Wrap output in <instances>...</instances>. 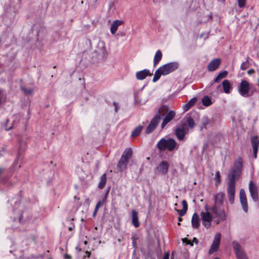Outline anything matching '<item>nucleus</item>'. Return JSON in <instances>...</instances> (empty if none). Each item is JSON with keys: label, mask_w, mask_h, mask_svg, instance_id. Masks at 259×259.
Wrapping results in <instances>:
<instances>
[{"label": "nucleus", "mask_w": 259, "mask_h": 259, "mask_svg": "<svg viewBox=\"0 0 259 259\" xmlns=\"http://www.w3.org/2000/svg\"><path fill=\"white\" fill-rule=\"evenodd\" d=\"M100 205H101V202L98 201V208L100 207Z\"/></svg>", "instance_id": "nucleus-53"}, {"label": "nucleus", "mask_w": 259, "mask_h": 259, "mask_svg": "<svg viewBox=\"0 0 259 259\" xmlns=\"http://www.w3.org/2000/svg\"><path fill=\"white\" fill-rule=\"evenodd\" d=\"M160 119V116L159 114L156 115L151 121L150 124L148 125L146 133L150 134L152 132L157 126Z\"/></svg>", "instance_id": "nucleus-14"}, {"label": "nucleus", "mask_w": 259, "mask_h": 259, "mask_svg": "<svg viewBox=\"0 0 259 259\" xmlns=\"http://www.w3.org/2000/svg\"><path fill=\"white\" fill-rule=\"evenodd\" d=\"M220 172L219 171H217L216 173H215V181L216 182V184H218L220 183V181H221V178H220Z\"/></svg>", "instance_id": "nucleus-38"}, {"label": "nucleus", "mask_w": 259, "mask_h": 259, "mask_svg": "<svg viewBox=\"0 0 259 259\" xmlns=\"http://www.w3.org/2000/svg\"><path fill=\"white\" fill-rule=\"evenodd\" d=\"M108 192H109V190H107V191L106 192V195H108Z\"/></svg>", "instance_id": "nucleus-54"}, {"label": "nucleus", "mask_w": 259, "mask_h": 259, "mask_svg": "<svg viewBox=\"0 0 259 259\" xmlns=\"http://www.w3.org/2000/svg\"><path fill=\"white\" fill-rule=\"evenodd\" d=\"M18 221L21 224H24V221H23V216L22 215H20V217H19V219L18 220Z\"/></svg>", "instance_id": "nucleus-42"}, {"label": "nucleus", "mask_w": 259, "mask_h": 259, "mask_svg": "<svg viewBox=\"0 0 259 259\" xmlns=\"http://www.w3.org/2000/svg\"><path fill=\"white\" fill-rule=\"evenodd\" d=\"M188 132L189 130L186 123H182L175 131L177 137L179 140H183L185 135L188 133Z\"/></svg>", "instance_id": "nucleus-8"}, {"label": "nucleus", "mask_w": 259, "mask_h": 259, "mask_svg": "<svg viewBox=\"0 0 259 259\" xmlns=\"http://www.w3.org/2000/svg\"><path fill=\"white\" fill-rule=\"evenodd\" d=\"M98 48H100V50L98 51V59L101 61H105L108 55V52L105 48V42L100 40L98 41Z\"/></svg>", "instance_id": "nucleus-9"}, {"label": "nucleus", "mask_w": 259, "mask_h": 259, "mask_svg": "<svg viewBox=\"0 0 259 259\" xmlns=\"http://www.w3.org/2000/svg\"><path fill=\"white\" fill-rule=\"evenodd\" d=\"M191 224L193 228L197 229L199 227L200 225V219L199 215L196 213H194L193 214Z\"/></svg>", "instance_id": "nucleus-22"}, {"label": "nucleus", "mask_w": 259, "mask_h": 259, "mask_svg": "<svg viewBox=\"0 0 259 259\" xmlns=\"http://www.w3.org/2000/svg\"><path fill=\"white\" fill-rule=\"evenodd\" d=\"M178 225H180V222H179V223H178Z\"/></svg>", "instance_id": "nucleus-58"}, {"label": "nucleus", "mask_w": 259, "mask_h": 259, "mask_svg": "<svg viewBox=\"0 0 259 259\" xmlns=\"http://www.w3.org/2000/svg\"><path fill=\"white\" fill-rule=\"evenodd\" d=\"M197 101V98L194 97L191 99L188 103L184 105L183 109L185 111L188 110L191 107L194 105Z\"/></svg>", "instance_id": "nucleus-29"}, {"label": "nucleus", "mask_w": 259, "mask_h": 259, "mask_svg": "<svg viewBox=\"0 0 259 259\" xmlns=\"http://www.w3.org/2000/svg\"><path fill=\"white\" fill-rule=\"evenodd\" d=\"M169 254L168 252H166L165 254L164 255V256L163 257V259H169Z\"/></svg>", "instance_id": "nucleus-44"}, {"label": "nucleus", "mask_w": 259, "mask_h": 259, "mask_svg": "<svg viewBox=\"0 0 259 259\" xmlns=\"http://www.w3.org/2000/svg\"><path fill=\"white\" fill-rule=\"evenodd\" d=\"M150 75L149 70L145 69L143 70L138 71L136 73V78L138 80H143L146 78L147 76Z\"/></svg>", "instance_id": "nucleus-20"}, {"label": "nucleus", "mask_w": 259, "mask_h": 259, "mask_svg": "<svg viewBox=\"0 0 259 259\" xmlns=\"http://www.w3.org/2000/svg\"><path fill=\"white\" fill-rule=\"evenodd\" d=\"M248 188L250 196L255 202L258 200V192L256 185L250 180L249 182Z\"/></svg>", "instance_id": "nucleus-12"}, {"label": "nucleus", "mask_w": 259, "mask_h": 259, "mask_svg": "<svg viewBox=\"0 0 259 259\" xmlns=\"http://www.w3.org/2000/svg\"><path fill=\"white\" fill-rule=\"evenodd\" d=\"M221 64V60L219 58L213 59L207 65V69L209 71L216 70Z\"/></svg>", "instance_id": "nucleus-19"}, {"label": "nucleus", "mask_w": 259, "mask_h": 259, "mask_svg": "<svg viewBox=\"0 0 259 259\" xmlns=\"http://www.w3.org/2000/svg\"><path fill=\"white\" fill-rule=\"evenodd\" d=\"M97 212V204L95 206V210H94V215H95L96 213Z\"/></svg>", "instance_id": "nucleus-48"}, {"label": "nucleus", "mask_w": 259, "mask_h": 259, "mask_svg": "<svg viewBox=\"0 0 259 259\" xmlns=\"http://www.w3.org/2000/svg\"><path fill=\"white\" fill-rule=\"evenodd\" d=\"M209 122V119L207 117H203L202 119V126L201 127V128H202L203 127H204L205 128L206 125L208 124Z\"/></svg>", "instance_id": "nucleus-36"}, {"label": "nucleus", "mask_w": 259, "mask_h": 259, "mask_svg": "<svg viewBox=\"0 0 259 259\" xmlns=\"http://www.w3.org/2000/svg\"><path fill=\"white\" fill-rule=\"evenodd\" d=\"M205 211H202L200 213L201 220L204 227L208 228L211 225L213 215L208 209L207 205L205 206Z\"/></svg>", "instance_id": "nucleus-5"}, {"label": "nucleus", "mask_w": 259, "mask_h": 259, "mask_svg": "<svg viewBox=\"0 0 259 259\" xmlns=\"http://www.w3.org/2000/svg\"><path fill=\"white\" fill-rule=\"evenodd\" d=\"M221 236L220 233H218L215 235L212 244L209 250V254L213 253L218 249L220 244Z\"/></svg>", "instance_id": "nucleus-15"}, {"label": "nucleus", "mask_w": 259, "mask_h": 259, "mask_svg": "<svg viewBox=\"0 0 259 259\" xmlns=\"http://www.w3.org/2000/svg\"><path fill=\"white\" fill-rule=\"evenodd\" d=\"M235 181L233 178L229 179L228 186L227 188V193L229 197V200L231 204L234 202V197L235 194Z\"/></svg>", "instance_id": "nucleus-7"}, {"label": "nucleus", "mask_w": 259, "mask_h": 259, "mask_svg": "<svg viewBox=\"0 0 259 259\" xmlns=\"http://www.w3.org/2000/svg\"><path fill=\"white\" fill-rule=\"evenodd\" d=\"M75 172L79 176V178L84 179L85 176H84V172L82 168L79 166H76L75 168Z\"/></svg>", "instance_id": "nucleus-35"}, {"label": "nucleus", "mask_w": 259, "mask_h": 259, "mask_svg": "<svg viewBox=\"0 0 259 259\" xmlns=\"http://www.w3.org/2000/svg\"><path fill=\"white\" fill-rule=\"evenodd\" d=\"M245 3L246 0H238V6L240 8L243 7L245 5Z\"/></svg>", "instance_id": "nucleus-40"}, {"label": "nucleus", "mask_w": 259, "mask_h": 259, "mask_svg": "<svg viewBox=\"0 0 259 259\" xmlns=\"http://www.w3.org/2000/svg\"><path fill=\"white\" fill-rule=\"evenodd\" d=\"M239 199L243 211L245 212L248 211V204L245 190L243 189L240 190Z\"/></svg>", "instance_id": "nucleus-13"}, {"label": "nucleus", "mask_w": 259, "mask_h": 259, "mask_svg": "<svg viewBox=\"0 0 259 259\" xmlns=\"http://www.w3.org/2000/svg\"><path fill=\"white\" fill-rule=\"evenodd\" d=\"M113 105H114V108H115V112H117V110H118V105H117V104L116 103H115V102H114L113 103Z\"/></svg>", "instance_id": "nucleus-45"}, {"label": "nucleus", "mask_w": 259, "mask_h": 259, "mask_svg": "<svg viewBox=\"0 0 259 259\" xmlns=\"http://www.w3.org/2000/svg\"><path fill=\"white\" fill-rule=\"evenodd\" d=\"M128 161L124 159L120 158L117 164V168L120 171L124 170L127 166Z\"/></svg>", "instance_id": "nucleus-24"}, {"label": "nucleus", "mask_w": 259, "mask_h": 259, "mask_svg": "<svg viewBox=\"0 0 259 259\" xmlns=\"http://www.w3.org/2000/svg\"><path fill=\"white\" fill-rule=\"evenodd\" d=\"M74 228V226H70L68 228V230L69 231H72L73 230V229Z\"/></svg>", "instance_id": "nucleus-50"}, {"label": "nucleus", "mask_w": 259, "mask_h": 259, "mask_svg": "<svg viewBox=\"0 0 259 259\" xmlns=\"http://www.w3.org/2000/svg\"><path fill=\"white\" fill-rule=\"evenodd\" d=\"M184 120L185 121L186 125H188L191 128H193L195 126V122L193 119L188 115H187Z\"/></svg>", "instance_id": "nucleus-25"}, {"label": "nucleus", "mask_w": 259, "mask_h": 259, "mask_svg": "<svg viewBox=\"0 0 259 259\" xmlns=\"http://www.w3.org/2000/svg\"><path fill=\"white\" fill-rule=\"evenodd\" d=\"M142 129H143V127L142 126H141V125L138 126L133 131V132L131 134V136L136 137V136H138L141 132Z\"/></svg>", "instance_id": "nucleus-33"}, {"label": "nucleus", "mask_w": 259, "mask_h": 259, "mask_svg": "<svg viewBox=\"0 0 259 259\" xmlns=\"http://www.w3.org/2000/svg\"><path fill=\"white\" fill-rule=\"evenodd\" d=\"M179 67V63L172 62L160 67L155 71L153 78V81L156 82L161 75H166L176 70Z\"/></svg>", "instance_id": "nucleus-1"}, {"label": "nucleus", "mask_w": 259, "mask_h": 259, "mask_svg": "<svg viewBox=\"0 0 259 259\" xmlns=\"http://www.w3.org/2000/svg\"><path fill=\"white\" fill-rule=\"evenodd\" d=\"M253 72H254V70L253 69H250V70L248 71V74H250L251 73H252Z\"/></svg>", "instance_id": "nucleus-51"}, {"label": "nucleus", "mask_w": 259, "mask_h": 259, "mask_svg": "<svg viewBox=\"0 0 259 259\" xmlns=\"http://www.w3.org/2000/svg\"><path fill=\"white\" fill-rule=\"evenodd\" d=\"M183 242H185L187 244H190L191 246H193V243L191 242V240H188L187 238L183 239Z\"/></svg>", "instance_id": "nucleus-41"}, {"label": "nucleus", "mask_w": 259, "mask_h": 259, "mask_svg": "<svg viewBox=\"0 0 259 259\" xmlns=\"http://www.w3.org/2000/svg\"><path fill=\"white\" fill-rule=\"evenodd\" d=\"M249 89L250 85L249 82L245 80H242L238 87V92L242 96L247 97L249 96Z\"/></svg>", "instance_id": "nucleus-10"}, {"label": "nucleus", "mask_w": 259, "mask_h": 259, "mask_svg": "<svg viewBox=\"0 0 259 259\" xmlns=\"http://www.w3.org/2000/svg\"><path fill=\"white\" fill-rule=\"evenodd\" d=\"M182 204H183V209H182L179 210V209H175L179 213V215H180V217H182V216L186 214L187 210V208H188L187 203V202L186 200H183L182 201Z\"/></svg>", "instance_id": "nucleus-26"}, {"label": "nucleus", "mask_w": 259, "mask_h": 259, "mask_svg": "<svg viewBox=\"0 0 259 259\" xmlns=\"http://www.w3.org/2000/svg\"><path fill=\"white\" fill-rule=\"evenodd\" d=\"M169 167L168 163L166 161H162L156 167V170L159 174L161 175H165L168 171Z\"/></svg>", "instance_id": "nucleus-16"}, {"label": "nucleus", "mask_w": 259, "mask_h": 259, "mask_svg": "<svg viewBox=\"0 0 259 259\" xmlns=\"http://www.w3.org/2000/svg\"><path fill=\"white\" fill-rule=\"evenodd\" d=\"M221 206L213 205L211 207L208 208L210 212L212 213L215 218H217V224L224 221L226 220V214L225 210L221 208Z\"/></svg>", "instance_id": "nucleus-4"}, {"label": "nucleus", "mask_w": 259, "mask_h": 259, "mask_svg": "<svg viewBox=\"0 0 259 259\" xmlns=\"http://www.w3.org/2000/svg\"><path fill=\"white\" fill-rule=\"evenodd\" d=\"M65 258H67V259H71V257L70 255H68V254H66L65 255Z\"/></svg>", "instance_id": "nucleus-49"}, {"label": "nucleus", "mask_w": 259, "mask_h": 259, "mask_svg": "<svg viewBox=\"0 0 259 259\" xmlns=\"http://www.w3.org/2000/svg\"><path fill=\"white\" fill-rule=\"evenodd\" d=\"M216 91L218 93L222 92V87L221 84H219L216 88Z\"/></svg>", "instance_id": "nucleus-43"}, {"label": "nucleus", "mask_w": 259, "mask_h": 259, "mask_svg": "<svg viewBox=\"0 0 259 259\" xmlns=\"http://www.w3.org/2000/svg\"><path fill=\"white\" fill-rule=\"evenodd\" d=\"M202 102L203 105H204L205 106H208L212 104L211 99L207 96H204L202 98Z\"/></svg>", "instance_id": "nucleus-34"}, {"label": "nucleus", "mask_w": 259, "mask_h": 259, "mask_svg": "<svg viewBox=\"0 0 259 259\" xmlns=\"http://www.w3.org/2000/svg\"><path fill=\"white\" fill-rule=\"evenodd\" d=\"M258 86L259 87V78L258 79Z\"/></svg>", "instance_id": "nucleus-56"}, {"label": "nucleus", "mask_w": 259, "mask_h": 259, "mask_svg": "<svg viewBox=\"0 0 259 259\" xmlns=\"http://www.w3.org/2000/svg\"><path fill=\"white\" fill-rule=\"evenodd\" d=\"M21 89L26 95L30 94L33 92V90L32 89L27 90L24 87H21Z\"/></svg>", "instance_id": "nucleus-39"}, {"label": "nucleus", "mask_w": 259, "mask_h": 259, "mask_svg": "<svg viewBox=\"0 0 259 259\" xmlns=\"http://www.w3.org/2000/svg\"><path fill=\"white\" fill-rule=\"evenodd\" d=\"M178 220H179V222H181L182 221V219L181 218V217H180L178 219Z\"/></svg>", "instance_id": "nucleus-52"}, {"label": "nucleus", "mask_w": 259, "mask_h": 259, "mask_svg": "<svg viewBox=\"0 0 259 259\" xmlns=\"http://www.w3.org/2000/svg\"><path fill=\"white\" fill-rule=\"evenodd\" d=\"M222 86L223 91L226 94H229L230 93L232 88L229 80H224L222 82Z\"/></svg>", "instance_id": "nucleus-23"}, {"label": "nucleus", "mask_w": 259, "mask_h": 259, "mask_svg": "<svg viewBox=\"0 0 259 259\" xmlns=\"http://www.w3.org/2000/svg\"><path fill=\"white\" fill-rule=\"evenodd\" d=\"M162 54L160 50H158L156 52L154 57V66H156L159 61L161 60Z\"/></svg>", "instance_id": "nucleus-28"}, {"label": "nucleus", "mask_w": 259, "mask_h": 259, "mask_svg": "<svg viewBox=\"0 0 259 259\" xmlns=\"http://www.w3.org/2000/svg\"><path fill=\"white\" fill-rule=\"evenodd\" d=\"M214 259H219V258H218V257H216V258H214Z\"/></svg>", "instance_id": "nucleus-60"}, {"label": "nucleus", "mask_w": 259, "mask_h": 259, "mask_svg": "<svg viewBox=\"0 0 259 259\" xmlns=\"http://www.w3.org/2000/svg\"><path fill=\"white\" fill-rule=\"evenodd\" d=\"M176 146V142L173 139H161L157 144V148L161 151L167 149L169 151L174 150Z\"/></svg>", "instance_id": "nucleus-2"}, {"label": "nucleus", "mask_w": 259, "mask_h": 259, "mask_svg": "<svg viewBox=\"0 0 259 259\" xmlns=\"http://www.w3.org/2000/svg\"><path fill=\"white\" fill-rule=\"evenodd\" d=\"M193 242H194L196 244L198 243V240L196 238L194 237L193 239Z\"/></svg>", "instance_id": "nucleus-47"}, {"label": "nucleus", "mask_w": 259, "mask_h": 259, "mask_svg": "<svg viewBox=\"0 0 259 259\" xmlns=\"http://www.w3.org/2000/svg\"><path fill=\"white\" fill-rule=\"evenodd\" d=\"M95 229H96V230H97V227H95Z\"/></svg>", "instance_id": "nucleus-59"}, {"label": "nucleus", "mask_w": 259, "mask_h": 259, "mask_svg": "<svg viewBox=\"0 0 259 259\" xmlns=\"http://www.w3.org/2000/svg\"><path fill=\"white\" fill-rule=\"evenodd\" d=\"M159 114L161 115L165 114L163 121L161 123V126L163 128L168 122H169L175 116L176 113L174 111H168V108L167 106H162L159 110Z\"/></svg>", "instance_id": "nucleus-3"}, {"label": "nucleus", "mask_w": 259, "mask_h": 259, "mask_svg": "<svg viewBox=\"0 0 259 259\" xmlns=\"http://www.w3.org/2000/svg\"><path fill=\"white\" fill-rule=\"evenodd\" d=\"M175 206H177L178 205L177 203L175 204Z\"/></svg>", "instance_id": "nucleus-57"}, {"label": "nucleus", "mask_w": 259, "mask_h": 259, "mask_svg": "<svg viewBox=\"0 0 259 259\" xmlns=\"http://www.w3.org/2000/svg\"><path fill=\"white\" fill-rule=\"evenodd\" d=\"M12 128V126H8L7 125H6L5 127V129L6 131H8Z\"/></svg>", "instance_id": "nucleus-46"}, {"label": "nucleus", "mask_w": 259, "mask_h": 259, "mask_svg": "<svg viewBox=\"0 0 259 259\" xmlns=\"http://www.w3.org/2000/svg\"><path fill=\"white\" fill-rule=\"evenodd\" d=\"M225 197V194L222 192H219L213 195L214 204L216 205H223Z\"/></svg>", "instance_id": "nucleus-17"}, {"label": "nucleus", "mask_w": 259, "mask_h": 259, "mask_svg": "<svg viewBox=\"0 0 259 259\" xmlns=\"http://www.w3.org/2000/svg\"><path fill=\"white\" fill-rule=\"evenodd\" d=\"M251 142L252 146L254 157L256 158L259 146V140L257 136H254L252 137L251 139Z\"/></svg>", "instance_id": "nucleus-18"}, {"label": "nucleus", "mask_w": 259, "mask_h": 259, "mask_svg": "<svg viewBox=\"0 0 259 259\" xmlns=\"http://www.w3.org/2000/svg\"><path fill=\"white\" fill-rule=\"evenodd\" d=\"M242 167V160L241 159H238L235 162L233 167L229 174V179L233 178V180H236V178H238L241 174Z\"/></svg>", "instance_id": "nucleus-6"}, {"label": "nucleus", "mask_w": 259, "mask_h": 259, "mask_svg": "<svg viewBox=\"0 0 259 259\" xmlns=\"http://www.w3.org/2000/svg\"><path fill=\"white\" fill-rule=\"evenodd\" d=\"M106 183V174H103L101 178L99 184H98V187L102 189L105 185Z\"/></svg>", "instance_id": "nucleus-32"}, {"label": "nucleus", "mask_w": 259, "mask_h": 259, "mask_svg": "<svg viewBox=\"0 0 259 259\" xmlns=\"http://www.w3.org/2000/svg\"><path fill=\"white\" fill-rule=\"evenodd\" d=\"M248 67V61H246L243 62L240 66V68L242 70H245L246 68Z\"/></svg>", "instance_id": "nucleus-37"}, {"label": "nucleus", "mask_w": 259, "mask_h": 259, "mask_svg": "<svg viewBox=\"0 0 259 259\" xmlns=\"http://www.w3.org/2000/svg\"><path fill=\"white\" fill-rule=\"evenodd\" d=\"M123 23L122 21L116 20L113 22L110 27L111 34H114L118 29V27Z\"/></svg>", "instance_id": "nucleus-21"}, {"label": "nucleus", "mask_w": 259, "mask_h": 259, "mask_svg": "<svg viewBox=\"0 0 259 259\" xmlns=\"http://www.w3.org/2000/svg\"><path fill=\"white\" fill-rule=\"evenodd\" d=\"M132 223L135 227L139 226L138 212L134 209L132 210Z\"/></svg>", "instance_id": "nucleus-27"}, {"label": "nucleus", "mask_w": 259, "mask_h": 259, "mask_svg": "<svg viewBox=\"0 0 259 259\" xmlns=\"http://www.w3.org/2000/svg\"><path fill=\"white\" fill-rule=\"evenodd\" d=\"M228 74L227 71H224L219 73L217 76L214 79V82H219L221 79L225 78Z\"/></svg>", "instance_id": "nucleus-31"}, {"label": "nucleus", "mask_w": 259, "mask_h": 259, "mask_svg": "<svg viewBox=\"0 0 259 259\" xmlns=\"http://www.w3.org/2000/svg\"><path fill=\"white\" fill-rule=\"evenodd\" d=\"M87 243V241H84V244H86Z\"/></svg>", "instance_id": "nucleus-55"}, {"label": "nucleus", "mask_w": 259, "mask_h": 259, "mask_svg": "<svg viewBox=\"0 0 259 259\" xmlns=\"http://www.w3.org/2000/svg\"><path fill=\"white\" fill-rule=\"evenodd\" d=\"M133 153L132 150L131 148H126L123 152L121 158L129 160V159L132 157Z\"/></svg>", "instance_id": "nucleus-30"}, {"label": "nucleus", "mask_w": 259, "mask_h": 259, "mask_svg": "<svg viewBox=\"0 0 259 259\" xmlns=\"http://www.w3.org/2000/svg\"><path fill=\"white\" fill-rule=\"evenodd\" d=\"M233 245L237 259H248L242 247L237 242L234 241Z\"/></svg>", "instance_id": "nucleus-11"}]
</instances>
